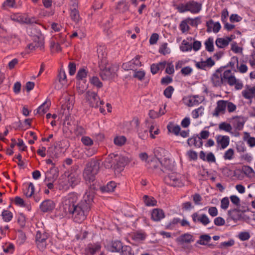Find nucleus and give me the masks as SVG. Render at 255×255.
Wrapping results in <instances>:
<instances>
[{"label": "nucleus", "mask_w": 255, "mask_h": 255, "mask_svg": "<svg viewBox=\"0 0 255 255\" xmlns=\"http://www.w3.org/2000/svg\"><path fill=\"white\" fill-rule=\"evenodd\" d=\"M95 191L94 185H90V191L87 190L83 199L77 204L78 197L74 193L69 194L65 198V213L69 217H73L75 222L81 223L86 218L87 213L90 209Z\"/></svg>", "instance_id": "nucleus-1"}, {"label": "nucleus", "mask_w": 255, "mask_h": 255, "mask_svg": "<svg viewBox=\"0 0 255 255\" xmlns=\"http://www.w3.org/2000/svg\"><path fill=\"white\" fill-rule=\"evenodd\" d=\"M100 169V163L99 160H91L87 164L86 166L83 171V175L84 179L86 181V183L90 184L89 185L88 191H90V185H94L96 186L93 183L95 179V175L98 173ZM96 187H95V190Z\"/></svg>", "instance_id": "nucleus-2"}, {"label": "nucleus", "mask_w": 255, "mask_h": 255, "mask_svg": "<svg viewBox=\"0 0 255 255\" xmlns=\"http://www.w3.org/2000/svg\"><path fill=\"white\" fill-rule=\"evenodd\" d=\"M202 8V4L194 0H189L186 3L177 5L176 8L180 13L190 11L192 13H198Z\"/></svg>", "instance_id": "nucleus-3"}, {"label": "nucleus", "mask_w": 255, "mask_h": 255, "mask_svg": "<svg viewBox=\"0 0 255 255\" xmlns=\"http://www.w3.org/2000/svg\"><path fill=\"white\" fill-rule=\"evenodd\" d=\"M102 67H100V76L103 80H110L116 76V67L107 64H104Z\"/></svg>", "instance_id": "nucleus-4"}, {"label": "nucleus", "mask_w": 255, "mask_h": 255, "mask_svg": "<svg viewBox=\"0 0 255 255\" xmlns=\"http://www.w3.org/2000/svg\"><path fill=\"white\" fill-rule=\"evenodd\" d=\"M86 99L89 106L92 108H98L99 105H103V101H100L97 94L94 92L88 91L86 93Z\"/></svg>", "instance_id": "nucleus-5"}, {"label": "nucleus", "mask_w": 255, "mask_h": 255, "mask_svg": "<svg viewBox=\"0 0 255 255\" xmlns=\"http://www.w3.org/2000/svg\"><path fill=\"white\" fill-rule=\"evenodd\" d=\"M224 67H221L217 69L211 77V81L213 86L221 87L224 82L222 78V72Z\"/></svg>", "instance_id": "nucleus-6"}, {"label": "nucleus", "mask_w": 255, "mask_h": 255, "mask_svg": "<svg viewBox=\"0 0 255 255\" xmlns=\"http://www.w3.org/2000/svg\"><path fill=\"white\" fill-rule=\"evenodd\" d=\"M176 241L179 245L181 246L183 248L185 249V245L193 242L194 241V238L192 235L189 233H185L182 234L177 238Z\"/></svg>", "instance_id": "nucleus-7"}, {"label": "nucleus", "mask_w": 255, "mask_h": 255, "mask_svg": "<svg viewBox=\"0 0 255 255\" xmlns=\"http://www.w3.org/2000/svg\"><path fill=\"white\" fill-rule=\"evenodd\" d=\"M47 238V235L45 233L42 234L39 231L37 232L35 241L37 247L40 251H43L45 249L46 246L45 241Z\"/></svg>", "instance_id": "nucleus-8"}, {"label": "nucleus", "mask_w": 255, "mask_h": 255, "mask_svg": "<svg viewBox=\"0 0 255 255\" xmlns=\"http://www.w3.org/2000/svg\"><path fill=\"white\" fill-rule=\"evenodd\" d=\"M178 175L175 172H172L168 173L167 176L164 177V180L166 183L169 184L172 186H180V182Z\"/></svg>", "instance_id": "nucleus-9"}, {"label": "nucleus", "mask_w": 255, "mask_h": 255, "mask_svg": "<svg viewBox=\"0 0 255 255\" xmlns=\"http://www.w3.org/2000/svg\"><path fill=\"white\" fill-rule=\"evenodd\" d=\"M226 101L219 100L217 102V106L212 113L213 117H218L220 115H223L225 113L226 110Z\"/></svg>", "instance_id": "nucleus-10"}, {"label": "nucleus", "mask_w": 255, "mask_h": 255, "mask_svg": "<svg viewBox=\"0 0 255 255\" xmlns=\"http://www.w3.org/2000/svg\"><path fill=\"white\" fill-rule=\"evenodd\" d=\"M98 56L99 59V66L102 67L104 64H107V51L105 46H99L97 48Z\"/></svg>", "instance_id": "nucleus-11"}, {"label": "nucleus", "mask_w": 255, "mask_h": 255, "mask_svg": "<svg viewBox=\"0 0 255 255\" xmlns=\"http://www.w3.org/2000/svg\"><path fill=\"white\" fill-rule=\"evenodd\" d=\"M255 94V85L251 86L249 85H246L245 89L242 91V95L243 97L247 100H251Z\"/></svg>", "instance_id": "nucleus-12"}, {"label": "nucleus", "mask_w": 255, "mask_h": 255, "mask_svg": "<svg viewBox=\"0 0 255 255\" xmlns=\"http://www.w3.org/2000/svg\"><path fill=\"white\" fill-rule=\"evenodd\" d=\"M222 78L224 82L227 81L230 86L235 83L236 77L233 75L231 70H226L222 73Z\"/></svg>", "instance_id": "nucleus-13"}, {"label": "nucleus", "mask_w": 255, "mask_h": 255, "mask_svg": "<svg viewBox=\"0 0 255 255\" xmlns=\"http://www.w3.org/2000/svg\"><path fill=\"white\" fill-rule=\"evenodd\" d=\"M185 100L186 101V104L188 106L192 107L202 103L204 100V98L198 95L191 96Z\"/></svg>", "instance_id": "nucleus-14"}, {"label": "nucleus", "mask_w": 255, "mask_h": 255, "mask_svg": "<svg viewBox=\"0 0 255 255\" xmlns=\"http://www.w3.org/2000/svg\"><path fill=\"white\" fill-rule=\"evenodd\" d=\"M174 160H161V170L164 172H172L175 169Z\"/></svg>", "instance_id": "nucleus-15"}, {"label": "nucleus", "mask_w": 255, "mask_h": 255, "mask_svg": "<svg viewBox=\"0 0 255 255\" xmlns=\"http://www.w3.org/2000/svg\"><path fill=\"white\" fill-rule=\"evenodd\" d=\"M206 25L207 27V31L208 32L213 31L214 33H217L221 28V24L219 22H215L212 19L207 21Z\"/></svg>", "instance_id": "nucleus-16"}, {"label": "nucleus", "mask_w": 255, "mask_h": 255, "mask_svg": "<svg viewBox=\"0 0 255 255\" xmlns=\"http://www.w3.org/2000/svg\"><path fill=\"white\" fill-rule=\"evenodd\" d=\"M67 185L69 186L74 187L77 185L80 182V178L76 172H72L69 174L67 177Z\"/></svg>", "instance_id": "nucleus-17"}, {"label": "nucleus", "mask_w": 255, "mask_h": 255, "mask_svg": "<svg viewBox=\"0 0 255 255\" xmlns=\"http://www.w3.org/2000/svg\"><path fill=\"white\" fill-rule=\"evenodd\" d=\"M217 144L221 148H226L230 142V137L227 135H218L216 136Z\"/></svg>", "instance_id": "nucleus-18"}, {"label": "nucleus", "mask_w": 255, "mask_h": 255, "mask_svg": "<svg viewBox=\"0 0 255 255\" xmlns=\"http://www.w3.org/2000/svg\"><path fill=\"white\" fill-rule=\"evenodd\" d=\"M192 218L194 223L199 222L204 226L210 223L209 219L205 214H202L200 216H199L197 213H194L192 215Z\"/></svg>", "instance_id": "nucleus-19"}, {"label": "nucleus", "mask_w": 255, "mask_h": 255, "mask_svg": "<svg viewBox=\"0 0 255 255\" xmlns=\"http://www.w3.org/2000/svg\"><path fill=\"white\" fill-rule=\"evenodd\" d=\"M234 36L224 38H218L216 40V45L220 48H223L228 45L229 42L234 38Z\"/></svg>", "instance_id": "nucleus-20"}, {"label": "nucleus", "mask_w": 255, "mask_h": 255, "mask_svg": "<svg viewBox=\"0 0 255 255\" xmlns=\"http://www.w3.org/2000/svg\"><path fill=\"white\" fill-rule=\"evenodd\" d=\"M54 208V203L49 199L43 201L40 205V208L43 212H47L52 210Z\"/></svg>", "instance_id": "nucleus-21"}, {"label": "nucleus", "mask_w": 255, "mask_h": 255, "mask_svg": "<svg viewBox=\"0 0 255 255\" xmlns=\"http://www.w3.org/2000/svg\"><path fill=\"white\" fill-rule=\"evenodd\" d=\"M214 64V61L210 57L206 61L197 62L195 65L197 68L205 70L207 67L210 68Z\"/></svg>", "instance_id": "nucleus-22"}, {"label": "nucleus", "mask_w": 255, "mask_h": 255, "mask_svg": "<svg viewBox=\"0 0 255 255\" xmlns=\"http://www.w3.org/2000/svg\"><path fill=\"white\" fill-rule=\"evenodd\" d=\"M50 105V101L48 100H46L42 105L38 107L36 109L35 114H37L40 115H43L49 110Z\"/></svg>", "instance_id": "nucleus-23"}, {"label": "nucleus", "mask_w": 255, "mask_h": 255, "mask_svg": "<svg viewBox=\"0 0 255 255\" xmlns=\"http://www.w3.org/2000/svg\"><path fill=\"white\" fill-rule=\"evenodd\" d=\"M241 210L238 208H234L228 211V215L231 219L235 222L240 220L242 218V215L240 213Z\"/></svg>", "instance_id": "nucleus-24"}, {"label": "nucleus", "mask_w": 255, "mask_h": 255, "mask_svg": "<svg viewBox=\"0 0 255 255\" xmlns=\"http://www.w3.org/2000/svg\"><path fill=\"white\" fill-rule=\"evenodd\" d=\"M164 217V213L162 209L156 208L153 209L152 211L151 218L155 221H159Z\"/></svg>", "instance_id": "nucleus-25"}, {"label": "nucleus", "mask_w": 255, "mask_h": 255, "mask_svg": "<svg viewBox=\"0 0 255 255\" xmlns=\"http://www.w3.org/2000/svg\"><path fill=\"white\" fill-rule=\"evenodd\" d=\"M124 245H123V243L121 241L117 240L112 242L111 246L108 250L112 253H120L124 248Z\"/></svg>", "instance_id": "nucleus-26"}, {"label": "nucleus", "mask_w": 255, "mask_h": 255, "mask_svg": "<svg viewBox=\"0 0 255 255\" xmlns=\"http://www.w3.org/2000/svg\"><path fill=\"white\" fill-rule=\"evenodd\" d=\"M117 187V183L114 181H110L105 186L100 187V190L102 193L114 192Z\"/></svg>", "instance_id": "nucleus-27"}, {"label": "nucleus", "mask_w": 255, "mask_h": 255, "mask_svg": "<svg viewBox=\"0 0 255 255\" xmlns=\"http://www.w3.org/2000/svg\"><path fill=\"white\" fill-rule=\"evenodd\" d=\"M11 19L14 21L20 23H29L31 22L29 18H27L25 15L20 13L12 14L11 15Z\"/></svg>", "instance_id": "nucleus-28"}, {"label": "nucleus", "mask_w": 255, "mask_h": 255, "mask_svg": "<svg viewBox=\"0 0 255 255\" xmlns=\"http://www.w3.org/2000/svg\"><path fill=\"white\" fill-rule=\"evenodd\" d=\"M187 142L190 146L194 145L198 147H200L203 145V142L199 137L198 135H194L193 137L189 138L187 140Z\"/></svg>", "instance_id": "nucleus-29"}, {"label": "nucleus", "mask_w": 255, "mask_h": 255, "mask_svg": "<svg viewBox=\"0 0 255 255\" xmlns=\"http://www.w3.org/2000/svg\"><path fill=\"white\" fill-rule=\"evenodd\" d=\"M67 100V104L66 105L67 107V110L68 112V116H67L66 118H65V122L68 120H69V117H70V115H71V113L70 112L72 111L73 105H74V98L73 96H69L67 99H66Z\"/></svg>", "instance_id": "nucleus-30"}, {"label": "nucleus", "mask_w": 255, "mask_h": 255, "mask_svg": "<svg viewBox=\"0 0 255 255\" xmlns=\"http://www.w3.org/2000/svg\"><path fill=\"white\" fill-rule=\"evenodd\" d=\"M128 160H114L113 169L121 171L124 169L126 164L128 163Z\"/></svg>", "instance_id": "nucleus-31"}, {"label": "nucleus", "mask_w": 255, "mask_h": 255, "mask_svg": "<svg viewBox=\"0 0 255 255\" xmlns=\"http://www.w3.org/2000/svg\"><path fill=\"white\" fill-rule=\"evenodd\" d=\"M211 237L207 234L202 235L199 237V240L196 242L197 244L201 245H207L208 243L210 242Z\"/></svg>", "instance_id": "nucleus-32"}, {"label": "nucleus", "mask_w": 255, "mask_h": 255, "mask_svg": "<svg viewBox=\"0 0 255 255\" xmlns=\"http://www.w3.org/2000/svg\"><path fill=\"white\" fill-rule=\"evenodd\" d=\"M70 16L72 20L75 21L76 23H78L81 19L79 11L76 9V8H75V7H71Z\"/></svg>", "instance_id": "nucleus-33"}, {"label": "nucleus", "mask_w": 255, "mask_h": 255, "mask_svg": "<svg viewBox=\"0 0 255 255\" xmlns=\"http://www.w3.org/2000/svg\"><path fill=\"white\" fill-rule=\"evenodd\" d=\"M244 124L245 121L244 119L239 117L236 118L233 122L234 127L238 130H241L243 128Z\"/></svg>", "instance_id": "nucleus-34"}, {"label": "nucleus", "mask_w": 255, "mask_h": 255, "mask_svg": "<svg viewBox=\"0 0 255 255\" xmlns=\"http://www.w3.org/2000/svg\"><path fill=\"white\" fill-rule=\"evenodd\" d=\"M189 24V23L187 18L181 22L179 25V28L182 33L187 32L190 30Z\"/></svg>", "instance_id": "nucleus-35"}, {"label": "nucleus", "mask_w": 255, "mask_h": 255, "mask_svg": "<svg viewBox=\"0 0 255 255\" xmlns=\"http://www.w3.org/2000/svg\"><path fill=\"white\" fill-rule=\"evenodd\" d=\"M154 153L156 159H161L163 157H164L167 152L164 149L159 147L154 150Z\"/></svg>", "instance_id": "nucleus-36"}, {"label": "nucleus", "mask_w": 255, "mask_h": 255, "mask_svg": "<svg viewBox=\"0 0 255 255\" xmlns=\"http://www.w3.org/2000/svg\"><path fill=\"white\" fill-rule=\"evenodd\" d=\"M145 162L148 168L156 169L160 165L161 160H145Z\"/></svg>", "instance_id": "nucleus-37"}, {"label": "nucleus", "mask_w": 255, "mask_h": 255, "mask_svg": "<svg viewBox=\"0 0 255 255\" xmlns=\"http://www.w3.org/2000/svg\"><path fill=\"white\" fill-rule=\"evenodd\" d=\"M145 204L147 206H153L156 205L157 202L152 197H149L147 195H144L143 197Z\"/></svg>", "instance_id": "nucleus-38"}, {"label": "nucleus", "mask_w": 255, "mask_h": 255, "mask_svg": "<svg viewBox=\"0 0 255 255\" xmlns=\"http://www.w3.org/2000/svg\"><path fill=\"white\" fill-rule=\"evenodd\" d=\"M214 39L212 37L208 38L205 42L206 49L209 52H213L214 48Z\"/></svg>", "instance_id": "nucleus-39"}, {"label": "nucleus", "mask_w": 255, "mask_h": 255, "mask_svg": "<svg viewBox=\"0 0 255 255\" xmlns=\"http://www.w3.org/2000/svg\"><path fill=\"white\" fill-rule=\"evenodd\" d=\"M242 171L248 177H253L255 175L253 169L249 166L244 165L242 167Z\"/></svg>", "instance_id": "nucleus-40"}, {"label": "nucleus", "mask_w": 255, "mask_h": 255, "mask_svg": "<svg viewBox=\"0 0 255 255\" xmlns=\"http://www.w3.org/2000/svg\"><path fill=\"white\" fill-rule=\"evenodd\" d=\"M87 75V71L84 69H80L77 72L76 78L78 81H85Z\"/></svg>", "instance_id": "nucleus-41"}, {"label": "nucleus", "mask_w": 255, "mask_h": 255, "mask_svg": "<svg viewBox=\"0 0 255 255\" xmlns=\"http://www.w3.org/2000/svg\"><path fill=\"white\" fill-rule=\"evenodd\" d=\"M120 253L121 255H134V252L131 247L127 245H124Z\"/></svg>", "instance_id": "nucleus-42"}, {"label": "nucleus", "mask_w": 255, "mask_h": 255, "mask_svg": "<svg viewBox=\"0 0 255 255\" xmlns=\"http://www.w3.org/2000/svg\"><path fill=\"white\" fill-rule=\"evenodd\" d=\"M167 128L169 132L175 134L176 135L179 134L181 129L180 127L179 126H175L171 124L168 125L167 126Z\"/></svg>", "instance_id": "nucleus-43"}, {"label": "nucleus", "mask_w": 255, "mask_h": 255, "mask_svg": "<svg viewBox=\"0 0 255 255\" xmlns=\"http://www.w3.org/2000/svg\"><path fill=\"white\" fill-rule=\"evenodd\" d=\"M15 7L16 3L15 0H5L2 4V7L5 9Z\"/></svg>", "instance_id": "nucleus-44"}, {"label": "nucleus", "mask_w": 255, "mask_h": 255, "mask_svg": "<svg viewBox=\"0 0 255 255\" xmlns=\"http://www.w3.org/2000/svg\"><path fill=\"white\" fill-rule=\"evenodd\" d=\"M116 8L121 12H124L128 9V4L124 0L118 3Z\"/></svg>", "instance_id": "nucleus-45"}, {"label": "nucleus", "mask_w": 255, "mask_h": 255, "mask_svg": "<svg viewBox=\"0 0 255 255\" xmlns=\"http://www.w3.org/2000/svg\"><path fill=\"white\" fill-rule=\"evenodd\" d=\"M165 107H166V105H164V106L163 108V110L162 112V113H158V112L154 111V110L149 111V114H148L149 117L152 119H155V118H157L160 117L162 115H164L166 112Z\"/></svg>", "instance_id": "nucleus-46"}, {"label": "nucleus", "mask_w": 255, "mask_h": 255, "mask_svg": "<svg viewBox=\"0 0 255 255\" xmlns=\"http://www.w3.org/2000/svg\"><path fill=\"white\" fill-rule=\"evenodd\" d=\"M180 50L183 52L190 51L192 49V45L185 40H183L180 47Z\"/></svg>", "instance_id": "nucleus-47"}, {"label": "nucleus", "mask_w": 255, "mask_h": 255, "mask_svg": "<svg viewBox=\"0 0 255 255\" xmlns=\"http://www.w3.org/2000/svg\"><path fill=\"white\" fill-rule=\"evenodd\" d=\"M220 130H224L227 132H231L232 130V127L230 124L226 122H222L219 126Z\"/></svg>", "instance_id": "nucleus-48"}, {"label": "nucleus", "mask_w": 255, "mask_h": 255, "mask_svg": "<svg viewBox=\"0 0 255 255\" xmlns=\"http://www.w3.org/2000/svg\"><path fill=\"white\" fill-rule=\"evenodd\" d=\"M0 40L1 42H3L5 44H10L11 43V37L8 35L5 31L2 32L1 35H0Z\"/></svg>", "instance_id": "nucleus-49"}, {"label": "nucleus", "mask_w": 255, "mask_h": 255, "mask_svg": "<svg viewBox=\"0 0 255 255\" xmlns=\"http://www.w3.org/2000/svg\"><path fill=\"white\" fill-rule=\"evenodd\" d=\"M187 19L189 24L192 26L197 27L198 25L201 23L200 17H196L195 18L188 17Z\"/></svg>", "instance_id": "nucleus-50"}, {"label": "nucleus", "mask_w": 255, "mask_h": 255, "mask_svg": "<svg viewBox=\"0 0 255 255\" xmlns=\"http://www.w3.org/2000/svg\"><path fill=\"white\" fill-rule=\"evenodd\" d=\"M127 141V138L125 136H117L114 138V143L118 146H122Z\"/></svg>", "instance_id": "nucleus-51"}, {"label": "nucleus", "mask_w": 255, "mask_h": 255, "mask_svg": "<svg viewBox=\"0 0 255 255\" xmlns=\"http://www.w3.org/2000/svg\"><path fill=\"white\" fill-rule=\"evenodd\" d=\"M1 215L3 221L6 222H9L12 218V213L7 210H3Z\"/></svg>", "instance_id": "nucleus-52"}, {"label": "nucleus", "mask_w": 255, "mask_h": 255, "mask_svg": "<svg viewBox=\"0 0 255 255\" xmlns=\"http://www.w3.org/2000/svg\"><path fill=\"white\" fill-rule=\"evenodd\" d=\"M204 108L202 106H200L197 109L193 110L192 112V117L194 119L198 118L200 116H201L204 112Z\"/></svg>", "instance_id": "nucleus-53"}, {"label": "nucleus", "mask_w": 255, "mask_h": 255, "mask_svg": "<svg viewBox=\"0 0 255 255\" xmlns=\"http://www.w3.org/2000/svg\"><path fill=\"white\" fill-rule=\"evenodd\" d=\"M146 235L144 233L136 232L132 236V239L135 241H143L145 239Z\"/></svg>", "instance_id": "nucleus-54"}, {"label": "nucleus", "mask_w": 255, "mask_h": 255, "mask_svg": "<svg viewBox=\"0 0 255 255\" xmlns=\"http://www.w3.org/2000/svg\"><path fill=\"white\" fill-rule=\"evenodd\" d=\"M145 72L144 71L142 70H134V73L133 74V77L134 78H137L139 80H142L145 77Z\"/></svg>", "instance_id": "nucleus-55"}, {"label": "nucleus", "mask_w": 255, "mask_h": 255, "mask_svg": "<svg viewBox=\"0 0 255 255\" xmlns=\"http://www.w3.org/2000/svg\"><path fill=\"white\" fill-rule=\"evenodd\" d=\"M159 52L161 54H162L164 55L170 53V49L167 47V43H164L161 45L159 49Z\"/></svg>", "instance_id": "nucleus-56"}, {"label": "nucleus", "mask_w": 255, "mask_h": 255, "mask_svg": "<svg viewBox=\"0 0 255 255\" xmlns=\"http://www.w3.org/2000/svg\"><path fill=\"white\" fill-rule=\"evenodd\" d=\"M180 222V219L178 218H174L168 225L165 227L166 229H173L176 225Z\"/></svg>", "instance_id": "nucleus-57"}, {"label": "nucleus", "mask_w": 255, "mask_h": 255, "mask_svg": "<svg viewBox=\"0 0 255 255\" xmlns=\"http://www.w3.org/2000/svg\"><path fill=\"white\" fill-rule=\"evenodd\" d=\"M91 84L100 88L103 86L102 83L100 81L99 79L97 77H93L90 79Z\"/></svg>", "instance_id": "nucleus-58"}, {"label": "nucleus", "mask_w": 255, "mask_h": 255, "mask_svg": "<svg viewBox=\"0 0 255 255\" xmlns=\"http://www.w3.org/2000/svg\"><path fill=\"white\" fill-rule=\"evenodd\" d=\"M174 90V88L172 86H169L167 87L164 91V96L167 98H170Z\"/></svg>", "instance_id": "nucleus-59"}, {"label": "nucleus", "mask_w": 255, "mask_h": 255, "mask_svg": "<svg viewBox=\"0 0 255 255\" xmlns=\"http://www.w3.org/2000/svg\"><path fill=\"white\" fill-rule=\"evenodd\" d=\"M226 108L229 113L234 112L237 109V107L234 104L228 101H226Z\"/></svg>", "instance_id": "nucleus-60"}, {"label": "nucleus", "mask_w": 255, "mask_h": 255, "mask_svg": "<svg viewBox=\"0 0 255 255\" xmlns=\"http://www.w3.org/2000/svg\"><path fill=\"white\" fill-rule=\"evenodd\" d=\"M34 192V186L33 183H30L28 185L27 192L25 193V195L27 197H30Z\"/></svg>", "instance_id": "nucleus-61"}, {"label": "nucleus", "mask_w": 255, "mask_h": 255, "mask_svg": "<svg viewBox=\"0 0 255 255\" xmlns=\"http://www.w3.org/2000/svg\"><path fill=\"white\" fill-rule=\"evenodd\" d=\"M193 71V69L190 66L183 67L181 70V73L186 76L190 75Z\"/></svg>", "instance_id": "nucleus-62"}, {"label": "nucleus", "mask_w": 255, "mask_h": 255, "mask_svg": "<svg viewBox=\"0 0 255 255\" xmlns=\"http://www.w3.org/2000/svg\"><path fill=\"white\" fill-rule=\"evenodd\" d=\"M229 205V200L227 197L223 198L221 200V208L222 209L226 210L227 209Z\"/></svg>", "instance_id": "nucleus-63"}, {"label": "nucleus", "mask_w": 255, "mask_h": 255, "mask_svg": "<svg viewBox=\"0 0 255 255\" xmlns=\"http://www.w3.org/2000/svg\"><path fill=\"white\" fill-rule=\"evenodd\" d=\"M81 141L84 145L87 146H90L93 144V140L88 136L82 137L81 138Z\"/></svg>", "instance_id": "nucleus-64"}]
</instances>
